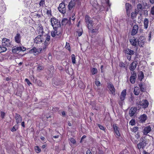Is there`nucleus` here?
Listing matches in <instances>:
<instances>
[{"mask_svg": "<svg viewBox=\"0 0 154 154\" xmlns=\"http://www.w3.org/2000/svg\"><path fill=\"white\" fill-rule=\"evenodd\" d=\"M137 13V12H136L135 13L134 12H132L131 14V17L132 19H134L136 16V14Z\"/></svg>", "mask_w": 154, "mask_h": 154, "instance_id": "44", "label": "nucleus"}, {"mask_svg": "<svg viewBox=\"0 0 154 154\" xmlns=\"http://www.w3.org/2000/svg\"><path fill=\"white\" fill-rule=\"evenodd\" d=\"M124 100H120L119 101V104L120 105H122L124 103Z\"/></svg>", "mask_w": 154, "mask_h": 154, "instance_id": "61", "label": "nucleus"}, {"mask_svg": "<svg viewBox=\"0 0 154 154\" xmlns=\"http://www.w3.org/2000/svg\"><path fill=\"white\" fill-rule=\"evenodd\" d=\"M18 128V125L17 124L14 125L12 128L11 129L12 131H16Z\"/></svg>", "mask_w": 154, "mask_h": 154, "instance_id": "38", "label": "nucleus"}, {"mask_svg": "<svg viewBox=\"0 0 154 154\" xmlns=\"http://www.w3.org/2000/svg\"><path fill=\"white\" fill-rule=\"evenodd\" d=\"M108 88L110 91L111 92V94L113 95H115V89L113 85L111 83H108Z\"/></svg>", "mask_w": 154, "mask_h": 154, "instance_id": "8", "label": "nucleus"}, {"mask_svg": "<svg viewBox=\"0 0 154 154\" xmlns=\"http://www.w3.org/2000/svg\"><path fill=\"white\" fill-rule=\"evenodd\" d=\"M137 64V62L136 61H134L131 63L130 64L129 67V69L130 70L133 71L135 69Z\"/></svg>", "mask_w": 154, "mask_h": 154, "instance_id": "14", "label": "nucleus"}, {"mask_svg": "<svg viewBox=\"0 0 154 154\" xmlns=\"http://www.w3.org/2000/svg\"><path fill=\"white\" fill-rule=\"evenodd\" d=\"M138 77L139 80L141 81L144 77L143 72H140L138 75Z\"/></svg>", "mask_w": 154, "mask_h": 154, "instance_id": "34", "label": "nucleus"}, {"mask_svg": "<svg viewBox=\"0 0 154 154\" xmlns=\"http://www.w3.org/2000/svg\"><path fill=\"white\" fill-rule=\"evenodd\" d=\"M137 110L136 107H132L129 110V114L130 117H132L135 115Z\"/></svg>", "mask_w": 154, "mask_h": 154, "instance_id": "9", "label": "nucleus"}, {"mask_svg": "<svg viewBox=\"0 0 154 154\" xmlns=\"http://www.w3.org/2000/svg\"><path fill=\"white\" fill-rule=\"evenodd\" d=\"M57 30H54V31H52L51 32V35L52 37H54L56 35H58L60 33H57Z\"/></svg>", "mask_w": 154, "mask_h": 154, "instance_id": "33", "label": "nucleus"}, {"mask_svg": "<svg viewBox=\"0 0 154 154\" xmlns=\"http://www.w3.org/2000/svg\"><path fill=\"white\" fill-rule=\"evenodd\" d=\"M60 12L64 14L66 12V7L64 4L63 2L60 3L58 8Z\"/></svg>", "mask_w": 154, "mask_h": 154, "instance_id": "7", "label": "nucleus"}, {"mask_svg": "<svg viewBox=\"0 0 154 154\" xmlns=\"http://www.w3.org/2000/svg\"><path fill=\"white\" fill-rule=\"evenodd\" d=\"M151 131H154V124L145 127L143 131V134L146 135Z\"/></svg>", "mask_w": 154, "mask_h": 154, "instance_id": "3", "label": "nucleus"}, {"mask_svg": "<svg viewBox=\"0 0 154 154\" xmlns=\"http://www.w3.org/2000/svg\"><path fill=\"white\" fill-rule=\"evenodd\" d=\"M140 104L143 108L147 107L149 105V102L146 100H143L140 102Z\"/></svg>", "mask_w": 154, "mask_h": 154, "instance_id": "10", "label": "nucleus"}, {"mask_svg": "<svg viewBox=\"0 0 154 154\" xmlns=\"http://www.w3.org/2000/svg\"><path fill=\"white\" fill-rule=\"evenodd\" d=\"M3 86L4 89L7 91H8V93H9V82H6V81H4V84H3Z\"/></svg>", "mask_w": 154, "mask_h": 154, "instance_id": "24", "label": "nucleus"}, {"mask_svg": "<svg viewBox=\"0 0 154 154\" xmlns=\"http://www.w3.org/2000/svg\"><path fill=\"white\" fill-rule=\"evenodd\" d=\"M85 20L88 29H91L93 26V21L91 20L90 17L87 15L85 16Z\"/></svg>", "mask_w": 154, "mask_h": 154, "instance_id": "2", "label": "nucleus"}, {"mask_svg": "<svg viewBox=\"0 0 154 154\" xmlns=\"http://www.w3.org/2000/svg\"><path fill=\"white\" fill-rule=\"evenodd\" d=\"M65 47L66 49L69 51L70 50V46L69 43L67 44V43H66V44Z\"/></svg>", "mask_w": 154, "mask_h": 154, "instance_id": "48", "label": "nucleus"}, {"mask_svg": "<svg viewBox=\"0 0 154 154\" xmlns=\"http://www.w3.org/2000/svg\"><path fill=\"white\" fill-rule=\"evenodd\" d=\"M2 46H9L10 45L9 40L6 38H3L2 40Z\"/></svg>", "mask_w": 154, "mask_h": 154, "instance_id": "16", "label": "nucleus"}, {"mask_svg": "<svg viewBox=\"0 0 154 154\" xmlns=\"http://www.w3.org/2000/svg\"><path fill=\"white\" fill-rule=\"evenodd\" d=\"M113 127L114 131L116 134L118 136H120V133L119 131V128L116 125V124H114L113 125Z\"/></svg>", "mask_w": 154, "mask_h": 154, "instance_id": "25", "label": "nucleus"}, {"mask_svg": "<svg viewBox=\"0 0 154 154\" xmlns=\"http://www.w3.org/2000/svg\"><path fill=\"white\" fill-rule=\"evenodd\" d=\"M25 81L27 83L29 86H30V85L32 84L31 83L28 79H25Z\"/></svg>", "mask_w": 154, "mask_h": 154, "instance_id": "50", "label": "nucleus"}, {"mask_svg": "<svg viewBox=\"0 0 154 154\" xmlns=\"http://www.w3.org/2000/svg\"><path fill=\"white\" fill-rule=\"evenodd\" d=\"M97 71L96 68H93L91 70L92 74V75H94L96 74L97 72Z\"/></svg>", "mask_w": 154, "mask_h": 154, "instance_id": "39", "label": "nucleus"}, {"mask_svg": "<svg viewBox=\"0 0 154 154\" xmlns=\"http://www.w3.org/2000/svg\"><path fill=\"white\" fill-rule=\"evenodd\" d=\"M99 28V25H97L96 27H92L91 29H88L89 30V31L91 33H97L98 32V30Z\"/></svg>", "mask_w": 154, "mask_h": 154, "instance_id": "13", "label": "nucleus"}, {"mask_svg": "<svg viewBox=\"0 0 154 154\" xmlns=\"http://www.w3.org/2000/svg\"><path fill=\"white\" fill-rule=\"evenodd\" d=\"M20 47V51H26V48L23 47Z\"/></svg>", "mask_w": 154, "mask_h": 154, "instance_id": "56", "label": "nucleus"}, {"mask_svg": "<svg viewBox=\"0 0 154 154\" xmlns=\"http://www.w3.org/2000/svg\"><path fill=\"white\" fill-rule=\"evenodd\" d=\"M21 36L20 34L19 33H17L15 37L14 40L15 42L17 43H20L21 42Z\"/></svg>", "mask_w": 154, "mask_h": 154, "instance_id": "17", "label": "nucleus"}, {"mask_svg": "<svg viewBox=\"0 0 154 154\" xmlns=\"http://www.w3.org/2000/svg\"><path fill=\"white\" fill-rule=\"evenodd\" d=\"M45 5V0H41L39 3V5L40 6H43Z\"/></svg>", "mask_w": 154, "mask_h": 154, "instance_id": "45", "label": "nucleus"}, {"mask_svg": "<svg viewBox=\"0 0 154 154\" xmlns=\"http://www.w3.org/2000/svg\"><path fill=\"white\" fill-rule=\"evenodd\" d=\"M15 119L16 120V122L17 124L21 122L22 121V118L21 116L17 113H15Z\"/></svg>", "mask_w": 154, "mask_h": 154, "instance_id": "20", "label": "nucleus"}, {"mask_svg": "<svg viewBox=\"0 0 154 154\" xmlns=\"http://www.w3.org/2000/svg\"><path fill=\"white\" fill-rule=\"evenodd\" d=\"M130 42L131 45L134 46L136 47L137 46V41L136 40V38L133 37L129 40Z\"/></svg>", "mask_w": 154, "mask_h": 154, "instance_id": "11", "label": "nucleus"}, {"mask_svg": "<svg viewBox=\"0 0 154 154\" xmlns=\"http://www.w3.org/2000/svg\"><path fill=\"white\" fill-rule=\"evenodd\" d=\"M151 13L152 15H154V6L152 8Z\"/></svg>", "mask_w": 154, "mask_h": 154, "instance_id": "59", "label": "nucleus"}, {"mask_svg": "<svg viewBox=\"0 0 154 154\" xmlns=\"http://www.w3.org/2000/svg\"><path fill=\"white\" fill-rule=\"evenodd\" d=\"M43 69L44 67L40 66H38L37 67V70H42Z\"/></svg>", "mask_w": 154, "mask_h": 154, "instance_id": "55", "label": "nucleus"}, {"mask_svg": "<svg viewBox=\"0 0 154 154\" xmlns=\"http://www.w3.org/2000/svg\"><path fill=\"white\" fill-rule=\"evenodd\" d=\"M95 84L97 86H100V83L99 81L96 80L95 82Z\"/></svg>", "mask_w": 154, "mask_h": 154, "instance_id": "53", "label": "nucleus"}, {"mask_svg": "<svg viewBox=\"0 0 154 154\" xmlns=\"http://www.w3.org/2000/svg\"><path fill=\"white\" fill-rule=\"evenodd\" d=\"M34 149L35 152L37 153H38L41 152V150L39 147L38 146H36L35 147Z\"/></svg>", "mask_w": 154, "mask_h": 154, "instance_id": "37", "label": "nucleus"}, {"mask_svg": "<svg viewBox=\"0 0 154 154\" xmlns=\"http://www.w3.org/2000/svg\"><path fill=\"white\" fill-rule=\"evenodd\" d=\"M137 9L138 12L142 10V6L140 4H138L137 5Z\"/></svg>", "mask_w": 154, "mask_h": 154, "instance_id": "36", "label": "nucleus"}, {"mask_svg": "<svg viewBox=\"0 0 154 154\" xmlns=\"http://www.w3.org/2000/svg\"><path fill=\"white\" fill-rule=\"evenodd\" d=\"M98 127L101 130H102L103 131L105 130V128L103 126H102L100 124H98Z\"/></svg>", "mask_w": 154, "mask_h": 154, "instance_id": "49", "label": "nucleus"}, {"mask_svg": "<svg viewBox=\"0 0 154 154\" xmlns=\"http://www.w3.org/2000/svg\"><path fill=\"white\" fill-rule=\"evenodd\" d=\"M135 137L137 139H138L140 137V135L139 133H137L135 135Z\"/></svg>", "mask_w": 154, "mask_h": 154, "instance_id": "57", "label": "nucleus"}, {"mask_svg": "<svg viewBox=\"0 0 154 154\" xmlns=\"http://www.w3.org/2000/svg\"><path fill=\"white\" fill-rule=\"evenodd\" d=\"M5 115V113L4 112L2 111L1 112V116L2 118V119H3L4 118Z\"/></svg>", "mask_w": 154, "mask_h": 154, "instance_id": "51", "label": "nucleus"}, {"mask_svg": "<svg viewBox=\"0 0 154 154\" xmlns=\"http://www.w3.org/2000/svg\"><path fill=\"white\" fill-rule=\"evenodd\" d=\"M129 124L130 125H134L135 124V121L134 119H131L129 122Z\"/></svg>", "mask_w": 154, "mask_h": 154, "instance_id": "46", "label": "nucleus"}, {"mask_svg": "<svg viewBox=\"0 0 154 154\" xmlns=\"http://www.w3.org/2000/svg\"><path fill=\"white\" fill-rule=\"evenodd\" d=\"M146 39L144 36H140L137 40V45L140 47H143L145 44Z\"/></svg>", "mask_w": 154, "mask_h": 154, "instance_id": "5", "label": "nucleus"}, {"mask_svg": "<svg viewBox=\"0 0 154 154\" xmlns=\"http://www.w3.org/2000/svg\"><path fill=\"white\" fill-rule=\"evenodd\" d=\"M50 40V36L49 35H47L46 37V40L47 41H49Z\"/></svg>", "mask_w": 154, "mask_h": 154, "instance_id": "54", "label": "nucleus"}, {"mask_svg": "<svg viewBox=\"0 0 154 154\" xmlns=\"http://www.w3.org/2000/svg\"><path fill=\"white\" fill-rule=\"evenodd\" d=\"M34 82L39 86H43L44 85V84L40 80H38L37 79H36Z\"/></svg>", "mask_w": 154, "mask_h": 154, "instance_id": "30", "label": "nucleus"}, {"mask_svg": "<svg viewBox=\"0 0 154 154\" xmlns=\"http://www.w3.org/2000/svg\"><path fill=\"white\" fill-rule=\"evenodd\" d=\"M70 141L73 144H74L76 143V141L73 138H70L69 139Z\"/></svg>", "mask_w": 154, "mask_h": 154, "instance_id": "47", "label": "nucleus"}, {"mask_svg": "<svg viewBox=\"0 0 154 154\" xmlns=\"http://www.w3.org/2000/svg\"><path fill=\"white\" fill-rule=\"evenodd\" d=\"M7 48L5 47L0 46V53L4 52L6 51Z\"/></svg>", "mask_w": 154, "mask_h": 154, "instance_id": "41", "label": "nucleus"}, {"mask_svg": "<svg viewBox=\"0 0 154 154\" xmlns=\"http://www.w3.org/2000/svg\"><path fill=\"white\" fill-rule=\"evenodd\" d=\"M149 20L147 18H145L143 21L144 28L146 29H147L149 24Z\"/></svg>", "mask_w": 154, "mask_h": 154, "instance_id": "29", "label": "nucleus"}, {"mask_svg": "<svg viewBox=\"0 0 154 154\" xmlns=\"http://www.w3.org/2000/svg\"><path fill=\"white\" fill-rule=\"evenodd\" d=\"M138 29V26L137 24L134 25L133 28V29L131 32V35H134L137 32Z\"/></svg>", "mask_w": 154, "mask_h": 154, "instance_id": "12", "label": "nucleus"}, {"mask_svg": "<svg viewBox=\"0 0 154 154\" xmlns=\"http://www.w3.org/2000/svg\"><path fill=\"white\" fill-rule=\"evenodd\" d=\"M4 80L7 82L10 80V78L8 77H6L5 79H4Z\"/></svg>", "mask_w": 154, "mask_h": 154, "instance_id": "62", "label": "nucleus"}, {"mask_svg": "<svg viewBox=\"0 0 154 154\" xmlns=\"http://www.w3.org/2000/svg\"><path fill=\"white\" fill-rule=\"evenodd\" d=\"M124 52L126 54L131 56L134 54L135 52L134 51L131 50L129 48H127L124 50Z\"/></svg>", "mask_w": 154, "mask_h": 154, "instance_id": "15", "label": "nucleus"}, {"mask_svg": "<svg viewBox=\"0 0 154 154\" xmlns=\"http://www.w3.org/2000/svg\"><path fill=\"white\" fill-rule=\"evenodd\" d=\"M146 142L145 140H144L143 137H141L140 143L137 144V146L138 148L140 149H143L144 148L146 145Z\"/></svg>", "mask_w": 154, "mask_h": 154, "instance_id": "4", "label": "nucleus"}, {"mask_svg": "<svg viewBox=\"0 0 154 154\" xmlns=\"http://www.w3.org/2000/svg\"><path fill=\"white\" fill-rule=\"evenodd\" d=\"M72 62L73 64H75L76 63V60L75 57V55L74 54L72 55Z\"/></svg>", "mask_w": 154, "mask_h": 154, "instance_id": "40", "label": "nucleus"}, {"mask_svg": "<svg viewBox=\"0 0 154 154\" xmlns=\"http://www.w3.org/2000/svg\"><path fill=\"white\" fill-rule=\"evenodd\" d=\"M75 0H72L69 3L68 5V8L69 10L72 9V8L75 6Z\"/></svg>", "mask_w": 154, "mask_h": 154, "instance_id": "23", "label": "nucleus"}, {"mask_svg": "<svg viewBox=\"0 0 154 154\" xmlns=\"http://www.w3.org/2000/svg\"><path fill=\"white\" fill-rule=\"evenodd\" d=\"M147 119V116L145 114H143L140 116V121L141 122H144Z\"/></svg>", "mask_w": 154, "mask_h": 154, "instance_id": "27", "label": "nucleus"}, {"mask_svg": "<svg viewBox=\"0 0 154 154\" xmlns=\"http://www.w3.org/2000/svg\"><path fill=\"white\" fill-rule=\"evenodd\" d=\"M42 35H38L34 40V42L36 44H40L42 42L41 37Z\"/></svg>", "mask_w": 154, "mask_h": 154, "instance_id": "19", "label": "nucleus"}, {"mask_svg": "<svg viewBox=\"0 0 154 154\" xmlns=\"http://www.w3.org/2000/svg\"><path fill=\"white\" fill-rule=\"evenodd\" d=\"M119 154H129V153L127 150L125 149L122 151Z\"/></svg>", "mask_w": 154, "mask_h": 154, "instance_id": "43", "label": "nucleus"}, {"mask_svg": "<svg viewBox=\"0 0 154 154\" xmlns=\"http://www.w3.org/2000/svg\"><path fill=\"white\" fill-rule=\"evenodd\" d=\"M68 20L67 18H63L61 21V23L62 25H65L68 23Z\"/></svg>", "mask_w": 154, "mask_h": 154, "instance_id": "35", "label": "nucleus"}, {"mask_svg": "<svg viewBox=\"0 0 154 154\" xmlns=\"http://www.w3.org/2000/svg\"><path fill=\"white\" fill-rule=\"evenodd\" d=\"M59 135H57L56 136H54L53 137L54 138H57L59 137Z\"/></svg>", "mask_w": 154, "mask_h": 154, "instance_id": "64", "label": "nucleus"}, {"mask_svg": "<svg viewBox=\"0 0 154 154\" xmlns=\"http://www.w3.org/2000/svg\"><path fill=\"white\" fill-rule=\"evenodd\" d=\"M137 77V75L136 73H134V72L131 75L130 78V80L132 84H134L135 82L136 79Z\"/></svg>", "mask_w": 154, "mask_h": 154, "instance_id": "18", "label": "nucleus"}, {"mask_svg": "<svg viewBox=\"0 0 154 154\" xmlns=\"http://www.w3.org/2000/svg\"><path fill=\"white\" fill-rule=\"evenodd\" d=\"M20 47H15L14 48L12 49V52L13 53H17L20 51Z\"/></svg>", "mask_w": 154, "mask_h": 154, "instance_id": "31", "label": "nucleus"}, {"mask_svg": "<svg viewBox=\"0 0 154 154\" xmlns=\"http://www.w3.org/2000/svg\"><path fill=\"white\" fill-rule=\"evenodd\" d=\"M42 50V48H37L35 47H33L31 49L29 50V52L31 54H34V55H36L40 53Z\"/></svg>", "mask_w": 154, "mask_h": 154, "instance_id": "6", "label": "nucleus"}, {"mask_svg": "<svg viewBox=\"0 0 154 154\" xmlns=\"http://www.w3.org/2000/svg\"><path fill=\"white\" fill-rule=\"evenodd\" d=\"M139 86L141 91L144 92L145 91L146 87L145 84H143L142 82L140 83L139 85Z\"/></svg>", "mask_w": 154, "mask_h": 154, "instance_id": "26", "label": "nucleus"}, {"mask_svg": "<svg viewBox=\"0 0 154 154\" xmlns=\"http://www.w3.org/2000/svg\"><path fill=\"white\" fill-rule=\"evenodd\" d=\"M77 32L78 33V36H80L82 35V30H81V31H80L79 32Z\"/></svg>", "mask_w": 154, "mask_h": 154, "instance_id": "58", "label": "nucleus"}, {"mask_svg": "<svg viewBox=\"0 0 154 154\" xmlns=\"http://www.w3.org/2000/svg\"><path fill=\"white\" fill-rule=\"evenodd\" d=\"M138 127H134L132 128H131V130L132 132H136L138 130Z\"/></svg>", "mask_w": 154, "mask_h": 154, "instance_id": "42", "label": "nucleus"}, {"mask_svg": "<svg viewBox=\"0 0 154 154\" xmlns=\"http://www.w3.org/2000/svg\"><path fill=\"white\" fill-rule=\"evenodd\" d=\"M125 8L127 15H129L131 8V5L128 3H126L125 5Z\"/></svg>", "mask_w": 154, "mask_h": 154, "instance_id": "21", "label": "nucleus"}, {"mask_svg": "<svg viewBox=\"0 0 154 154\" xmlns=\"http://www.w3.org/2000/svg\"><path fill=\"white\" fill-rule=\"evenodd\" d=\"M49 43V41H47L46 40H45L44 44L45 46H47Z\"/></svg>", "mask_w": 154, "mask_h": 154, "instance_id": "60", "label": "nucleus"}, {"mask_svg": "<svg viewBox=\"0 0 154 154\" xmlns=\"http://www.w3.org/2000/svg\"><path fill=\"white\" fill-rule=\"evenodd\" d=\"M140 93V90L138 87H135L134 88V93L136 95H139Z\"/></svg>", "mask_w": 154, "mask_h": 154, "instance_id": "32", "label": "nucleus"}, {"mask_svg": "<svg viewBox=\"0 0 154 154\" xmlns=\"http://www.w3.org/2000/svg\"><path fill=\"white\" fill-rule=\"evenodd\" d=\"M126 95V91L125 89L121 93L120 99L122 100H124Z\"/></svg>", "mask_w": 154, "mask_h": 154, "instance_id": "22", "label": "nucleus"}, {"mask_svg": "<svg viewBox=\"0 0 154 154\" xmlns=\"http://www.w3.org/2000/svg\"><path fill=\"white\" fill-rule=\"evenodd\" d=\"M46 14L48 15L52 16L51 12L50 9L47 11Z\"/></svg>", "mask_w": 154, "mask_h": 154, "instance_id": "52", "label": "nucleus"}, {"mask_svg": "<svg viewBox=\"0 0 154 154\" xmlns=\"http://www.w3.org/2000/svg\"><path fill=\"white\" fill-rule=\"evenodd\" d=\"M50 22L54 30H57L61 27L60 21L54 17L51 18Z\"/></svg>", "mask_w": 154, "mask_h": 154, "instance_id": "1", "label": "nucleus"}, {"mask_svg": "<svg viewBox=\"0 0 154 154\" xmlns=\"http://www.w3.org/2000/svg\"><path fill=\"white\" fill-rule=\"evenodd\" d=\"M86 154H92L90 150L88 149L86 152Z\"/></svg>", "mask_w": 154, "mask_h": 154, "instance_id": "63", "label": "nucleus"}, {"mask_svg": "<svg viewBox=\"0 0 154 154\" xmlns=\"http://www.w3.org/2000/svg\"><path fill=\"white\" fill-rule=\"evenodd\" d=\"M37 32L39 35H42L44 32L43 27L42 26H39L38 27Z\"/></svg>", "mask_w": 154, "mask_h": 154, "instance_id": "28", "label": "nucleus"}]
</instances>
